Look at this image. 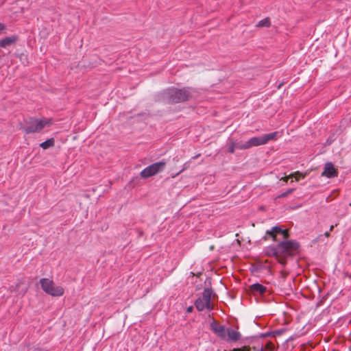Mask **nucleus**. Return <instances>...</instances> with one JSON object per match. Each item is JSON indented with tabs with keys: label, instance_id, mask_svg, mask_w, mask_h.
<instances>
[{
	"label": "nucleus",
	"instance_id": "f257e3e1",
	"mask_svg": "<svg viewBox=\"0 0 351 351\" xmlns=\"http://www.w3.org/2000/svg\"><path fill=\"white\" fill-rule=\"evenodd\" d=\"M299 243L295 241H286L280 242L276 246H270L267 248L266 254L274 256L284 265L286 259L296 255L299 252Z\"/></svg>",
	"mask_w": 351,
	"mask_h": 351
},
{
	"label": "nucleus",
	"instance_id": "f03ea898",
	"mask_svg": "<svg viewBox=\"0 0 351 351\" xmlns=\"http://www.w3.org/2000/svg\"><path fill=\"white\" fill-rule=\"evenodd\" d=\"M53 121L51 118L36 119L31 117L25 121V126L23 128V130L26 134L40 132L46 126L51 125Z\"/></svg>",
	"mask_w": 351,
	"mask_h": 351
},
{
	"label": "nucleus",
	"instance_id": "7ed1b4c3",
	"mask_svg": "<svg viewBox=\"0 0 351 351\" xmlns=\"http://www.w3.org/2000/svg\"><path fill=\"white\" fill-rule=\"evenodd\" d=\"M168 99L172 103H180L189 100L192 97V89L184 88L182 89L171 88L167 92Z\"/></svg>",
	"mask_w": 351,
	"mask_h": 351
},
{
	"label": "nucleus",
	"instance_id": "20e7f679",
	"mask_svg": "<svg viewBox=\"0 0 351 351\" xmlns=\"http://www.w3.org/2000/svg\"><path fill=\"white\" fill-rule=\"evenodd\" d=\"M165 165L166 162L163 160L153 163L145 167L140 173V175L143 178H148L162 171L165 169Z\"/></svg>",
	"mask_w": 351,
	"mask_h": 351
},
{
	"label": "nucleus",
	"instance_id": "39448f33",
	"mask_svg": "<svg viewBox=\"0 0 351 351\" xmlns=\"http://www.w3.org/2000/svg\"><path fill=\"white\" fill-rule=\"evenodd\" d=\"M266 234L272 238L273 241H277L276 237L278 234H282L284 239H287L289 237L288 231L282 229L280 226H274L271 230H267Z\"/></svg>",
	"mask_w": 351,
	"mask_h": 351
},
{
	"label": "nucleus",
	"instance_id": "423d86ee",
	"mask_svg": "<svg viewBox=\"0 0 351 351\" xmlns=\"http://www.w3.org/2000/svg\"><path fill=\"white\" fill-rule=\"evenodd\" d=\"M210 328L213 332L223 340L227 339V328L224 326L217 324L215 321H213L210 324Z\"/></svg>",
	"mask_w": 351,
	"mask_h": 351
},
{
	"label": "nucleus",
	"instance_id": "0eeeda50",
	"mask_svg": "<svg viewBox=\"0 0 351 351\" xmlns=\"http://www.w3.org/2000/svg\"><path fill=\"white\" fill-rule=\"evenodd\" d=\"M338 176V171L335 168L332 162H326L324 166L322 176H325L328 178L337 177Z\"/></svg>",
	"mask_w": 351,
	"mask_h": 351
},
{
	"label": "nucleus",
	"instance_id": "6e6552de",
	"mask_svg": "<svg viewBox=\"0 0 351 351\" xmlns=\"http://www.w3.org/2000/svg\"><path fill=\"white\" fill-rule=\"evenodd\" d=\"M43 291L52 296H60L63 294L62 287H41Z\"/></svg>",
	"mask_w": 351,
	"mask_h": 351
},
{
	"label": "nucleus",
	"instance_id": "1a4fd4ad",
	"mask_svg": "<svg viewBox=\"0 0 351 351\" xmlns=\"http://www.w3.org/2000/svg\"><path fill=\"white\" fill-rule=\"evenodd\" d=\"M215 296V293L213 292L211 287H207L204 289L203 292V295L202 298L204 301L207 304V305L210 306L211 308H213V304L210 302L211 298Z\"/></svg>",
	"mask_w": 351,
	"mask_h": 351
},
{
	"label": "nucleus",
	"instance_id": "9d476101",
	"mask_svg": "<svg viewBox=\"0 0 351 351\" xmlns=\"http://www.w3.org/2000/svg\"><path fill=\"white\" fill-rule=\"evenodd\" d=\"M17 40H18L17 36L14 35V36L5 37V38L0 40V47L6 48L7 47L10 46L11 45L15 43Z\"/></svg>",
	"mask_w": 351,
	"mask_h": 351
},
{
	"label": "nucleus",
	"instance_id": "9b49d317",
	"mask_svg": "<svg viewBox=\"0 0 351 351\" xmlns=\"http://www.w3.org/2000/svg\"><path fill=\"white\" fill-rule=\"evenodd\" d=\"M282 136V133L279 132H274L269 134H263V139L264 144H267L269 141H276L278 139V138Z\"/></svg>",
	"mask_w": 351,
	"mask_h": 351
},
{
	"label": "nucleus",
	"instance_id": "f8f14e48",
	"mask_svg": "<svg viewBox=\"0 0 351 351\" xmlns=\"http://www.w3.org/2000/svg\"><path fill=\"white\" fill-rule=\"evenodd\" d=\"M226 335V340H230L233 341L239 340L241 337V334L238 331L230 328H227Z\"/></svg>",
	"mask_w": 351,
	"mask_h": 351
},
{
	"label": "nucleus",
	"instance_id": "ddd939ff",
	"mask_svg": "<svg viewBox=\"0 0 351 351\" xmlns=\"http://www.w3.org/2000/svg\"><path fill=\"white\" fill-rule=\"evenodd\" d=\"M263 145L265 144L262 136L259 137H252L248 141V147H250V148Z\"/></svg>",
	"mask_w": 351,
	"mask_h": 351
},
{
	"label": "nucleus",
	"instance_id": "4468645a",
	"mask_svg": "<svg viewBox=\"0 0 351 351\" xmlns=\"http://www.w3.org/2000/svg\"><path fill=\"white\" fill-rule=\"evenodd\" d=\"M195 306L199 311H202L204 310L205 308H206L208 310L212 309L210 306H208V305H207V304H206V302L204 301V300L202 298H199L196 300V301L195 302Z\"/></svg>",
	"mask_w": 351,
	"mask_h": 351
},
{
	"label": "nucleus",
	"instance_id": "2eb2a0df",
	"mask_svg": "<svg viewBox=\"0 0 351 351\" xmlns=\"http://www.w3.org/2000/svg\"><path fill=\"white\" fill-rule=\"evenodd\" d=\"M250 288V291L253 293H259L260 295L263 294L265 291H267V287H248Z\"/></svg>",
	"mask_w": 351,
	"mask_h": 351
},
{
	"label": "nucleus",
	"instance_id": "dca6fc26",
	"mask_svg": "<svg viewBox=\"0 0 351 351\" xmlns=\"http://www.w3.org/2000/svg\"><path fill=\"white\" fill-rule=\"evenodd\" d=\"M40 146L43 149H47L51 147H53L54 146V139L53 138H49V139L43 142L42 143H40Z\"/></svg>",
	"mask_w": 351,
	"mask_h": 351
},
{
	"label": "nucleus",
	"instance_id": "f3484780",
	"mask_svg": "<svg viewBox=\"0 0 351 351\" xmlns=\"http://www.w3.org/2000/svg\"><path fill=\"white\" fill-rule=\"evenodd\" d=\"M271 25V22H270V20L269 18H265V19H263L262 20H261L258 24L256 25L257 27H269Z\"/></svg>",
	"mask_w": 351,
	"mask_h": 351
},
{
	"label": "nucleus",
	"instance_id": "a211bd4d",
	"mask_svg": "<svg viewBox=\"0 0 351 351\" xmlns=\"http://www.w3.org/2000/svg\"><path fill=\"white\" fill-rule=\"evenodd\" d=\"M202 276H203V274L202 273H199L197 276H195L194 274H193L191 276V280L190 281V283H192V284L197 283V284H199L198 285H201V283L197 280L199 279L200 280H202L201 277ZM188 283H189V282H188Z\"/></svg>",
	"mask_w": 351,
	"mask_h": 351
},
{
	"label": "nucleus",
	"instance_id": "6ab92c4d",
	"mask_svg": "<svg viewBox=\"0 0 351 351\" xmlns=\"http://www.w3.org/2000/svg\"><path fill=\"white\" fill-rule=\"evenodd\" d=\"M236 149H237V143H234V141L230 142L229 144H228V152L230 154H233Z\"/></svg>",
	"mask_w": 351,
	"mask_h": 351
},
{
	"label": "nucleus",
	"instance_id": "aec40b11",
	"mask_svg": "<svg viewBox=\"0 0 351 351\" xmlns=\"http://www.w3.org/2000/svg\"><path fill=\"white\" fill-rule=\"evenodd\" d=\"M294 191H295L294 189H289L285 192L278 195L276 198L285 197L288 196L289 195H290L291 193H292Z\"/></svg>",
	"mask_w": 351,
	"mask_h": 351
},
{
	"label": "nucleus",
	"instance_id": "412c9836",
	"mask_svg": "<svg viewBox=\"0 0 351 351\" xmlns=\"http://www.w3.org/2000/svg\"><path fill=\"white\" fill-rule=\"evenodd\" d=\"M237 148L239 149H250V147H248V141L242 143H237Z\"/></svg>",
	"mask_w": 351,
	"mask_h": 351
},
{
	"label": "nucleus",
	"instance_id": "4be33fe9",
	"mask_svg": "<svg viewBox=\"0 0 351 351\" xmlns=\"http://www.w3.org/2000/svg\"><path fill=\"white\" fill-rule=\"evenodd\" d=\"M40 285H51L53 281L49 278H42L40 280Z\"/></svg>",
	"mask_w": 351,
	"mask_h": 351
},
{
	"label": "nucleus",
	"instance_id": "5701e85b",
	"mask_svg": "<svg viewBox=\"0 0 351 351\" xmlns=\"http://www.w3.org/2000/svg\"><path fill=\"white\" fill-rule=\"evenodd\" d=\"M297 175H302V173H300V171H295L293 173L289 175L288 176L281 178V180H282L284 182H287L289 178L293 177V176H297Z\"/></svg>",
	"mask_w": 351,
	"mask_h": 351
},
{
	"label": "nucleus",
	"instance_id": "b1692460",
	"mask_svg": "<svg viewBox=\"0 0 351 351\" xmlns=\"http://www.w3.org/2000/svg\"><path fill=\"white\" fill-rule=\"evenodd\" d=\"M189 165H190V162H185L184 165H183V167H182V169L179 171L176 174L172 176V178H175L176 176H177L178 175H179L180 173L183 172L184 171H185L186 169H187L189 167Z\"/></svg>",
	"mask_w": 351,
	"mask_h": 351
},
{
	"label": "nucleus",
	"instance_id": "393cba45",
	"mask_svg": "<svg viewBox=\"0 0 351 351\" xmlns=\"http://www.w3.org/2000/svg\"><path fill=\"white\" fill-rule=\"evenodd\" d=\"M232 351H250V349L246 347H243L241 348L234 349Z\"/></svg>",
	"mask_w": 351,
	"mask_h": 351
},
{
	"label": "nucleus",
	"instance_id": "a878e982",
	"mask_svg": "<svg viewBox=\"0 0 351 351\" xmlns=\"http://www.w3.org/2000/svg\"><path fill=\"white\" fill-rule=\"evenodd\" d=\"M306 176V174H303L302 175H297V176H293V177L295 178V180L296 181H298L300 180V178L302 177V178H304V177Z\"/></svg>",
	"mask_w": 351,
	"mask_h": 351
},
{
	"label": "nucleus",
	"instance_id": "bb28decb",
	"mask_svg": "<svg viewBox=\"0 0 351 351\" xmlns=\"http://www.w3.org/2000/svg\"><path fill=\"white\" fill-rule=\"evenodd\" d=\"M5 29V25L3 23H0V32Z\"/></svg>",
	"mask_w": 351,
	"mask_h": 351
},
{
	"label": "nucleus",
	"instance_id": "cd10ccee",
	"mask_svg": "<svg viewBox=\"0 0 351 351\" xmlns=\"http://www.w3.org/2000/svg\"><path fill=\"white\" fill-rule=\"evenodd\" d=\"M316 288H317V291H318V293H321V287L317 286V287H316Z\"/></svg>",
	"mask_w": 351,
	"mask_h": 351
},
{
	"label": "nucleus",
	"instance_id": "c85d7f7f",
	"mask_svg": "<svg viewBox=\"0 0 351 351\" xmlns=\"http://www.w3.org/2000/svg\"><path fill=\"white\" fill-rule=\"evenodd\" d=\"M324 235H325V237H329V235H330V232H326L324 233Z\"/></svg>",
	"mask_w": 351,
	"mask_h": 351
},
{
	"label": "nucleus",
	"instance_id": "c756f323",
	"mask_svg": "<svg viewBox=\"0 0 351 351\" xmlns=\"http://www.w3.org/2000/svg\"><path fill=\"white\" fill-rule=\"evenodd\" d=\"M193 309V306H189L188 308H187V311L188 312H191Z\"/></svg>",
	"mask_w": 351,
	"mask_h": 351
},
{
	"label": "nucleus",
	"instance_id": "7c9ffc66",
	"mask_svg": "<svg viewBox=\"0 0 351 351\" xmlns=\"http://www.w3.org/2000/svg\"><path fill=\"white\" fill-rule=\"evenodd\" d=\"M199 156H200V154H199L196 155L195 156L193 157V159H195V158H198Z\"/></svg>",
	"mask_w": 351,
	"mask_h": 351
},
{
	"label": "nucleus",
	"instance_id": "2f4dec72",
	"mask_svg": "<svg viewBox=\"0 0 351 351\" xmlns=\"http://www.w3.org/2000/svg\"><path fill=\"white\" fill-rule=\"evenodd\" d=\"M252 285H256V286H258V285H261V284L258 283V282H256V283H254L252 284Z\"/></svg>",
	"mask_w": 351,
	"mask_h": 351
},
{
	"label": "nucleus",
	"instance_id": "473e14b6",
	"mask_svg": "<svg viewBox=\"0 0 351 351\" xmlns=\"http://www.w3.org/2000/svg\"><path fill=\"white\" fill-rule=\"evenodd\" d=\"M334 228V226H331L330 228V231H332Z\"/></svg>",
	"mask_w": 351,
	"mask_h": 351
},
{
	"label": "nucleus",
	"instance_id": "72a5a7b5",
	"mask_svg": "<svg viewBox=\"0 0 351 351\" xmlns=\"http://www.w3.org/2000/svg\"><path fill=\"white\" fill-rule=\"evenodd\" d=\"M40 351H47V350H40Z\"/></svg>",
	"mask_w": 351,
	"mask_h": 351
},
{
	"label": "nucleus",
	"instance_id": "f704fd0d",
	"mask_svg": "<svg viewBox=\"0 0 351 351\" xmlns=\"http://www.w3.org/2000/svg\"><path fill=\"white\" fill-rule=\"evenodd\" d=\"M350 323L351 324V319H350Z\"/></svg>",
	"mask_w": 351,
	"mask_h": 351
}]
</instances>
